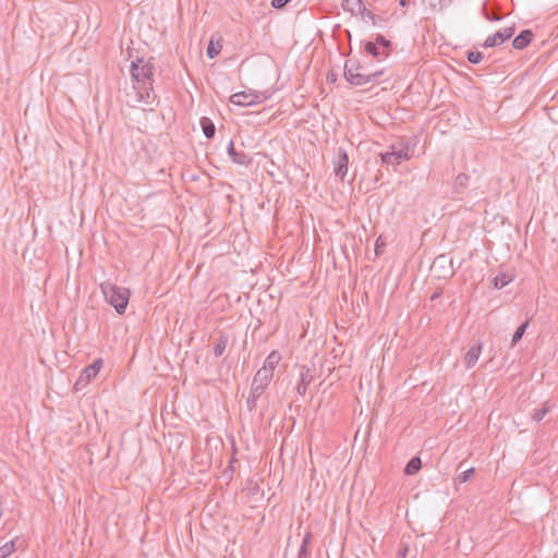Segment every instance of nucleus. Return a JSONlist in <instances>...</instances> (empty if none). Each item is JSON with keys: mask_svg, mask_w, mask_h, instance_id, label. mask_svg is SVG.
Wrapping results in <instances>:
<instances>
[{"mask_svg": "<svg viewBox=\"0 0 558 558\" xmlns=\"http://www.w3.org/2000/svg\"><path fill=\"white\" fill-rule=\"evenodd\" d=\"M154 74L155 66L149 61L140 58L132 61L131 75L136 83L142 84L143 92H138V94L146 105L158 104L157 95L153 88Z\"/></svg>", "mask_w": 558, "mask_h": 558, "instance_id": "f257e3e1", "label": "nucleus"}, {"mask_svg": "<svg viewBox=\"0 0 558 558\" xmlns=\"http://www.w3.org/2000/svg\"><path fill=\"white\" fill-rule=\"evenodd\" d=\"M417 141L414 137L398 138L393 142L386 153L380 154L381 162L389 165H400L403 160L413 157Z\"/></svg>", "mask_w": 558, "mask_h": 558, "instance_id": "f03ea898", "label": "nucleus"}, {"mask_svg": "<svg viewBox=\"0 0 558 558\" xmlns=\"http://www.w3.org/2000/svg\"><path fill=\"white\" fill-rule=\"evenodd\" d=\"M384 74V70L366 72L364 65L356 59H347L343 66L345 81L354 86H363L376 82Z\"/></svg>", "mask_w": 558, "mask_h": 558, "instance_id": "7ed1b4c3", "label": "nucleus"}, {"mask_svg": "<svg viewBox=\"0 0 558 558\" xmlns=\"http://www.w3.org/2000/svg\"><path fill=\"white\" fill-rule=\"evenodd\" d=\"M100 290L106 299V301L114 307L118 314H124L129 300H130V290L124 287H119L110 281H105L100 283Z\"/></svg>", "mask_w": 558, "mask_h": 558, "instance_id": "20e7f679", "label": "nucleus"}, {"mask_svg": "<svg viewBox=\"0 0 558 558\" xmlns=\"http://www.w3.org/2000/svg\"><path fill=\"white\" fill-rule=\"evenodd\" d=\"M364 51L374 59L381 61L390 56L392 51V43L384 35L377 34L375 41L365 43Z\"/></svg>", "mask_w": 558, "mask_h": 558, "instance_id": "39448f33", "label": "nucleus"}, {"mask_svg": "<svg viewBox=\"0 0 558 558\" xmlns=\"http://www.w3.org/2000/svg\"><path fill=\"white\" fill-rule=\"evenodd\" d=\"M102 366L104 360L101 357L96 359L92 364L85 366L74 385V389L78 391L87 386L98 375Z\"/></svg>", "mask_w": 558, "mask_h": 558, "instance_id": "423d86ee", "label": "nucleus"}, {"mask_svg": "<svg viewBox=\"0 0 558 558\" xmlns=\"http://www.w3.org/2000/svg\"><path fill=\"white\" fill-rule=\"evenodd\" d=\"M430 271L438 279L451 278L454 275L452 259L448 258V256L445 254L438 255L430 266Z\"/></svg>", "mask_w": 558, "mask_h": 558, "instance_id": "0eeeda50", "label": "nucleus"}, {"mask_svg": "<svg viewBox=\"0 0 558 558\" xmlns=\"http://www.w3.org/2000/svg\"><path fill=\"white\" fill-rule=\"evenodd\" d=\"M514 31H515L514 25L497 31L495 34L488 36L485 39L483 47L492 48V47L502 45L505 41H507L508 39H510L513 36Z\"/></svg>", "mask_w": 558, "mask_h": 558, "instance_id": "6e6552de", "label": "nucleus"}, {"mask_svg": "<svg viewBox=\"0 0 558 558\" xmlns=\"http://www.w3.org/2000/svg\"><path fill=\"white\" fill-rule=\"evenodd\" d=\"M233 162L238 165H251L254 162V158L248 157L244 151H238L234 154L233 158H231ZM257 167L263 165L266 168V165L272 163L267 155L257 154V159L255 160Z\"/></svg>", "mask_w": 558, "mask_h": 558, "instance_id": "1a4fd4ad", "label": "nucleus"}, {"mask_svg": "<svg viewBox=\"0 0 558 558\" xmlns=\"http://www.w3.org/2000/svg\"><path fill=\"white\" fill-rule=\"evenodd\" d=\"M333 171L335 174H347L348 166H349V156L342 147H339L336 150L333 160Z\"/></svg>", "mask_w": 558, "mask_h": 558, "instance_id": "9d476101", "label": "nucleus"}, {"mask_svg": "<svg viewBox=\"0 0 558 558\" xmlns=\"http://www.w3.org/2000/svg\"><path fill=\"white\" fill-rule=\"evenodd\" d=\"M314 378L315 369H312L305 365L301 366L300 381L296 386V392L300 396H304L306 393L308 385L314 380Z\"/></svg>", "mask_w": 558, "mask_h": 558, "instance_id": "9b49d317", "label": "nucleus"}, {"mask_svg": "<svg viewBox=\"0 0 558 558\" xmlns=\"http://www.w3.org/2000/svg\"><path fill=\"white\" fill-rule=\"evenodd\" d=\"M257 94L253 93L252 90L239 92L230 97V101L236 106L250 107L257 102Z\"/></svg>", "mask_w": 558, "mask_h": 558, "instance_id": "f8f14e48", "label": "nucleus"}, {"mask_svg": "<svg viewBox=\"0 0 558 558\" xmlns=\"http://www.w3.org/2000/svg\"><path fill=\"white\" fill-rule=\"evenodd\" d=\"M533 36L534 34L531 29L521 31L520 34L513 38L512 47L517 50L526 48L530 45Z\"/></svg>", "mask_w": 558, "mask_h": 558, "instance_id": "ddd939ff", "label": "nucleus"}, {"mask_svg": "<svg viewBox=\"0 0 558 558\" xmlns=\"http://www.w3.org/2000/svg\"><path fill=\"white\" fill-rule=\"evenodd\" d=\"M342 9L352 15H363L366 12V8L362 0H343Z\"/></svg>", "mask_w": 558, "mask_h": 558, "instance_id": "4468645a", "label": "nucleus"}, {"mask_svg": "<svg viewBox=\"0 0 558 558\" xmlns=\"http://www.w3.org/2000/svg\"><path fill=\"white\" fill-rule=\"evenodd\" d=\"M482 347H483L482 343L480 341H477L465 353L464 362H465V366L468 368H471L476 364V362L482 353Z\"/></svg>", "mask_w": 558, "mask_h": 558, "instance_id": "2eb2a0df", "label": "nucleus"}, {"mask_svg": "<svg viewBox=\"0 0 558 558\" xmlns=\"http://www.w3.org/2000/svg\"><path fill=\"white\" fill-rule=\"evenodd\" d=\"M280 361H281L280 352L277 350H272L265 359L264 364L260 368L266 369L269 373L274 374L275 368L277 367V365L279 364Z\"/></svg>", "mask_w": 558, "mask_h": 558, "instance_id": "dca6fc26", "label": "nucleus"}, {"mask_svg": "<svg viewBox=\"0 0 558 558\" xmlns=\"http://www.w3.org/2000/svg\"><path fill=\"white\" fill-rule=\"evenodd\" d=\"M272 377H274L272 373H269L266 369L259 368L256 372V374H255V376L253 378L252 384L257 385V386L263 387V388H267L268 385L270 384Z\"/></svg>", "mask_w": 558, "mask_h": 558, "instance_id": "f3484780", "label": "nucleus"}, {"mask_svg": "<svg viewBox=\"0 0 558 558\" xmlns=\"http://www.w3.org/2000/svg\"><path fill=\"white\" fill-rule=\"evenodd\" d=\"M228 342H229V337L223 331H220L219 336L216 340V343L214 345V355L216 357H219L223 354V352L228 345Z\"/></svg>", "mask_w": 558, "mask_h": 558, "instance_id": "a211bd4d", "label": "nucleus"}, {"mask_svg": "<svg viewBox=\"0 0 558 558\" xmlns=\"http://www.w3.org/2000/svg\"><path fill=\"white\" fill-rule=\"evenodd\" d=\"M199 123H201L202 131H203L205 137L208 140L214 138V136L216 134V126H215L214 122L211 121V119H209L207 117H203L201 119Z\"/></svg>", "mask_w": 558, "mask_h": 558, "instance_id": "6ab92c4d", "label": "nucleus"}, {"mask_svg": "<svg viewBox=\"0 0 558 558\" xmlns=\"http://www.w3.org/2000/svg\"><path fill=\"white\" fill-rule=\"evenodd\" d=\"M421 468H422V461H421L420 457H413L407 463V465L404 468V473L407 475H413V474L417 473L421 470Z\"/></svg>", "mask_w": 558, "mask_h": 558, "instance_id": "aec40b11", "label": "nucleus"}, {"mask_svg": "<svg viewBox=\"0 0 558 558\" xmlns=\"http://www.w3.org/2000/svg\"><path fill=\"white\" fill-rule=\"evenodd\" d=\"M550 405L548 401L544 402L539 409H536L532 412L531 417L535 422L542 421L545 415L550 411Z\"/></svg>", "mask_w": 558, "mask_h": 558, "instance_id": "412c9836", "label": "nucleus"}, {"mask_svg": "<svg viewBox=\"0 0 558 558\" xmlns=\"http://www.w3.org/2000/svg\"><path fill=\"white\" fill-rule=\"evenodd\" d=\"M527 326H529V320H525L515 329V331L512 336L511 347H514L522 339Z\"/></svg>", "mask_w": 558, "mask_h": 558, "instance_id": "4be33fe9", "label": "nucleus"}, {"mask_svg": "<svg viewBox=\"0 0 558 558\" xmlns=\"http://www.w3.org/2000/svg\"><path fill=\"white\" fill-rule=\"evenodd\" d=\"M510 281L511 278L507 274L500 272L494 278L493 283L495 288L501 289L506 287Z\"/></svg>", "mask_w": 558, "mask_h": 558, "instance_id": "5701e85b", "label": "nucleus"}, {"mask_svg": "<svg viewBox=\"0 0 558 558\" xmlns=\"http://www.w3.org/2000/svg\"><path fill=\"white\" fill-rule=\"evenodd\" d=\"M221 48H222V46L219 41L217 44H215L213 40H210L207 46V50H206L207 57L209 59L216 58L220 53Z\"/></svg>", "mask_w": 558, "mask_h": 558, "instance_id": "b1692460", "label": "nucleus"}, {"mask_svg": "<svg viewBox=\"0 0 558 558\" xmlns=\"http://www.w3.org/2000/svg\"><path fill=\"white\" fill-rule=\"evenodd\" d=\"M465 54L468 61L473 64H478L484 59V54L480 51L468 50Z\"/></svg>", "mask_w": 558, "mask_h": 558, "instance_id": "393cba45", "label": "nucleus"}, {"mask_svg": "<svg viewBox=\"0 0 558 558\" xmlns=\"http://www.w3.org/2000/svg\"><path fill=\"white\" fill-rule=\"evenodd\" d=\"M474 472H475L474 468L465 469L456 477L454 481L458 482L459 484L466 483L471 478V476L474 474Z\"/></svg>", "mask_w": 558, "mask_h": 558, "instance_id": "a878e982", "label": "nucleus"}, {"mask_svg": "<svg viewBox=\"0 0 558 558\" xmlns=\"http://www.w3.org/2000/svg\"><path fill=\"white\" fill-rule=\"evenodd\" d=\"M15 550L14 541H10L0 547V558L10 556Z\"/></svg>", "mask_w": 558, "mask_h": 558, "instance_id": "bb28decb", "label": "nucleus"}, {"mask_svg": "<svg viewBox=\"0 0 558 558\" xmlns=\"http://www.w3.org/2000/svg\"><path fill=\"white\" fill-rule=\"evenodd\" d=\"M469 177H456L454 192L461 194L466 187V181Z\"/></svg>", "mask_w": 558, "mask_h": 558, "instance_id": "cd10ccee", "label": "nucleus"}, {"mask_svg": "<svg viewBox=\"0 0 558 558\" xmlns=\"http://www.w3.org/2000/svg\"><path fill=\"white\" fill-rule=\"evenodd\" d=\"M265 389L266 388H263V387L252 384L250 397H252L254 399H258L264 393Z\"/></svg>", "mask_w": 558, "mask_h": 558, "instance_id": "c85d7f7f", "label": "nucleus"}, {"mask_svg": "<svg viewBox=\"0 0 558 558\" xmlns=\"http://www.w3.org/2000/svg\"><path fill=\"white\" fill-rule=\"evenodd\" d=\"M291 0H271L270 5L274 9H283Z\"/></svg>", "mask_w": 558, "mask_h": 558, "instance_id": "c756f323", "label": "nucleus"}, {"mask_svg": "<svg viewBox=\"0 0 558 558\" xmlns=\"http://www.w3.org/2000/svg\"><path fill=\"white\" fill-rule=\"evenodd\" d=\"M384 246H385V242L381 240V236H379L376 240V243H375V254H376V256H379L381 254V248Z\"/></svg>", "mask_w": 558, "mask_h": 558, "instance_id": "7c9ffc66", "label": "nucleus"}, {"mask_svg": "<svg viewBox=\"0 0 558 558\" xmlns=\"http://www.w3.org/2000/svg\"><path fill=\"white\" fill-rule=\"evenodd\" d=\"M246 404H247L248 411H253V410L256 409L257 399H254V398L248 396V398L246 400Z\"/></svg>", "mask_w": 558, "mask_h": 558, "instance_id": "2f4dec72", "label": "nucleus"}, {"mask_svg": "<svg viewBox=\"0 0 558 558\" xmlns=\"http://www.w3.org/2000/svg\"><path fill=\"white\" fill-rule=\"evenodd\" d=\"M311 541H312V533L311 532H307L304 537H303V541H302V544L301 546H305V547H308L310 544H311Z\"/></svg>", "mask_w": 558, "mask_h": 558, "instance_id": "473e14b6", "label": "nucleus"}, {"mask_svg": "<svg viewBox=\"0 0 558 558\" xmlns=\"http://www.w3.org/2000/svg\"><path fill=\"white\" fill-rule=\"evenodd\" d=\"M308 555H310L308 547L301 546L300 550H299L298 558H307Z\"/></svg>", "mask_w": 558, "mask_h": 558, "instance_id": "72a5a7b5", "label": "nucleus"}, {"mask_svg": "<svg viewBox=\"0 0 558 558\" xmlns=\"http://www.w3.org/2000/svg\"><path fill=\"white\" fill-rule=\"evenodd\" d=\"M236 153H238V151H236V149H235V147H234V144H233V142L231 141V142L229 143V145H228V154H229V156H230L231 158H233L234 154H236Z\"/></svg>", "mask_w": 558, "mask_h": 558, "instance_id": "f704fd0d", "label": "nucleus"}, {"mask_svg": "<svg viewBox=\"0 0 558 558\" xmlns=\"http://www.w3.org/2000/svg\"><path fill=\"white\" fill-rule=\"evenodd\" d=\"M327 81L331 82V83H335L337 81V74L333 73V72L328 73L327 74Z\"/></svg>", "mask_w": 558, "mask_h": 558, "instance_id": "c9c22d12", "label": "nucleus"}, {"mask_svg": "<svg viewBox=\"0 0 558 558\" xmlns=\"http://www.w3.org/2000/svg\"><path fill=\"white\" fill-rule=\"evenodd\" d=\"M408 551V547L404 546L403 548L399 549L398 551V558H405Z\"/></svg>", "mask_w": 558, "mask_h": 558, "instance_id": "e433bc0d", "label": "nucleus"}, {"mask_svg": "<svg viewBox=\"0 0 558 558\" xmlns=\"http://www.w3.org/2000/svg\"><path fill=\"white\" fill-rule=\"evenodd\" d=\"M365 16L371 19L373 23L375 24V14L366 9V12L364 13Z\"/></svg>", "mask_w": 558, "mask_h": 558, "instance_id": "4c0bfd02", "label": "nucleus"}, {"mask_svg": "<svg viewBox=\"0 0 558 558\" xmlns=\"http://www.w3.org/2000/svg\"><path fill=\"white\" fill-rule=\"evenodd\" d=\"M441 295V291L440 290H437L435 291L432 296H430V301H434L436 300L437 298H439Z\"/></svg>", "mask_w": 558, "mask_h": 558, "instance_id": "58836bf2", "label": "nucleus"}, {"mask_svg": "<svg viewBox=\"0 0 558 558\" xmlns=\"http://www.w3.org/2000/svg\"><path fill=\"white\" fill-rule=\"evenodd\" d=\"M409 3H410V0H399V4L401 7H407V5H409Z\"/></svg>", "mask_w": 558, "mask_h": 558, "instance_id": "ea45409f", "label": "nucleus"}, {"mask_svg": "<svg viewBox=\"0 0 558 558\" xmlns=\"http://www.w3.org/2000/svg\"><path fill=\"white\" fill-rule=\"evenodd\" d=\"M374 184L378 182L379 177H371Z\"/></svg>", "mask_w": 558, "mask_h": 558, "instance_id": "a19ab883", "label": "nucleus"}, {"mask_svg": "<svg viewBox=\"0 0 558 558\" xmlns=\"http://www.w3.org/2000/svg\"><path fill=\"white\" fill-rule=\"evenodd\" d=\"M464 464H465V461L460 462V464H459L458 469H459V470L463 469Z\"/></svg>", "mask_w": 558, "mask_h": 558, "instance_id": "79ce46f5", "label": "nucleus"}, {"mask_svg": "<svg viewBox=\"0 0 558 558\" xmlns=\"http://www.w3.org/2000/svg\"><path fill=\"white\" fill-rule=\"evenodd\" d=\"M266 172H267L268 175L274 174L272 171H270V170H266Z\"/></svg>", "mask_w": 558, "mask_h": 558, "instance_id": "37998d69", "label": "nucleus"}, {"mask_svg": "<svg viewBox=\"0 0 558 558\" xmlns=\"http://www.w3.org/2000/svg\"><path fill=\"white\" fill-rule=\"evenodd\" d=\"M196 179H197V177H196V175L191 177V180H192V181H194V180H196Z\"/></svg>", "mask_w": 558, "mask_h": 558, "instance_id": "c03bdc74", "label": "nucleus"}]
</instances>
